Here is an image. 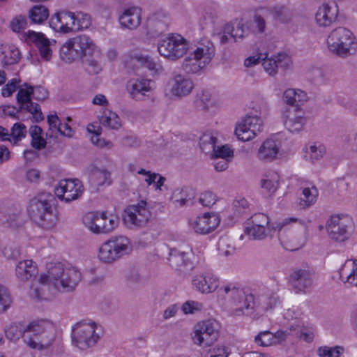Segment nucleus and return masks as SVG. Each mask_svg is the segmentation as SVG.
<instances>
[{"label": "nucleus", "mask_w": 357, "mask_h": 357, "mask_svg": "<svg viewBox=\"0 0 357 357\" xmlns=\"http://www.w3.org/2000/svg\"><path fill=\"white\" fill-rule=\"evenodd\" d=\"M75 29L82 30L89 27L91 24V20L89 15L82 12L75 14Z\"/></svg>", "instance_id": "obj_54"}, {"label": "nucleus", "mask_w": 357, "mask_h": 357, "mask_svg": "<svg viewBox=\"0 0 357 357\" xmlns=\"http://www.w3.org/2000/svg\"><path fill=\"white\" fill-rule=\"evenodd\" d=\"M50 25L57 32L70 33L75 30V13L69 11L56 13L52 16Z\"/></svg>", "instance_id": "obj_19"}, {"label": "nucleus", "mask_w": 357, "mask_h": 357, "mask_svg": "<svg viewBox=\"0 0 357 357\" xmlns=\"http://www.w3.org/2000/svg\"><path fill=\"white\" fill-rule=\"evenodd\" d=\"M84 225L94 234H108L119 225V218L107 212H89L82 218Z\"/></svg>", "instance_id": "obj_9"}, {"label": "nucleus", "mask_w": 357, "mask_h": 357, "mask_svg": "<svg viewBox=\"0 0 357 357\" xmlns=\"http://www.w3.org/2000/svg\"><path fill=\"white\" fill-rule=\"evenodd\" d=\"M78 37L80 59L98 53V48L91 38L85 34L79 35Z\"/></svg>", "instance_id": "obj_35"}, {"label": "nucleus", "mask_w": 357, "mask_h": 357, "mask_svg": "<svg viewBox=\"0 0 357 357\" xmlns=\"http://www.w3.org/2000/svg\"><path fill=\"white\" fill-rule=\"evenodd\" d=\"M141 20V9L137 6L125 9L119 17L121 26L129 30L136 29L140 25Z\"/></svg>", "instance_id": "obj_25"}, {"label": "nucleus", "mask_w": 357, "mask_h": 357, "mask_svg": "<svg viewBox=\"0 0 357 357\" xmlns=\"http://www.w3.org/2000/svg\"><path fill=\"white\" fill-rule=\"evenodd\" d=\"M225 33L233 37L234 42H237L248 36L249 26L243 20H236L225 24Z\"/></svg>", "instance_id": "obj_34"}, {"label": "nucleus", "mask_w": 357, "mask_h": 357, "mask_svg": "<svg viewBox=\"0 0 357 357\" xmlns=\"http://www.w3.org/2000/svg\"><path fill=\"white\" fill-rule=\"evenodd\" d=\"M230 351L227 347L218 344L209 350L208 357H228Z\"/></svg>", "instance_id": "obj_62"}, {"label": "nucleus", "mask_w": 357, "mask_h": 357, "mask_svg": "<svg viewBox=\"0 0 357 357\" xmlns=\"http://www.w3.org/2000/svg\"><path fill=\"white\" fill-rule=\"evenodd\" d=\"M275 56L278 69L280 68L286 70L291 65V60L287 54L279 53Z\"/></svg>", "instance_id": "obj_64"}, {"label": "nucleus", "mask_w": 357, "mask_h": 357, "mask_svg": "<svg viewBox=\"0 0 357 357\" xmlns=\"http://www.w3.org/2000/svg\"><path fill=\"white\" fill-rule=\"evenodd\" d=\"M337 6H332L327 3H324L319 7L316 13L315 22L320 27H328L337 20Z\"/></svg>", "instance_id": "obj_24"}, {"label": "nucleus", "mask_w": 357, "mask_h": 357, "mask_svg": "<svg viewBox=\"0 0 357 357\" xmlns=\"http://www.w3.org/2000/svg\"><path fill=\"white\" fill-rule=\"evenodd\" d=\"M146 202L142 200L135 205L128 206L125 210L123 220L130 228L145 227L149 222L151 213L146 208Z\"/></svg>", "instance_id": "obj_14"}, {"label": "nucleus", "mask_w": 357, "mask_h": 357, "mask_svg": "<svg viewBox=\"0 0 357 357\" xmlns=\"http://www.w3.org/2000/svg\"><path fill=\"white\" fill-rule=\"evenodd\" d=\"M255 307V297L252 294H245L243 298L240 300L239 305H234L232 308L233 314L236 316L242 314L250 315Z\"/></svg>", "instance_id": "obj_36"}, {"label": "nucleus", "mask_w": 357, "mask_h": 357, "mask_svg": "<svg viewBox=\"0 0 357 357\" xmlns=\"http://www.w3.org/2000/svg\"><path fill=\"white\" fill-rule=\"evenodd\" d=\"M279 151V142L271 138L267 139L259 147L257 158L261 160L272 161L276 159Z\"/></svg>", "instance_id": "obj_32"}, {"label": "nucleus", "mask_w": 357, "mask_h": 357, "mask_svg": "<svg viewBox=\"0 0 357 357\" xmlns=\"http://www.w3.org/2000/svg\"><path fill=\"white\" fill-rule=\"evenodd\" d=\"M277 223L270 224L269 217L261 213L254 214L247 222L244 233L252 240L261 241L273 235V226Z\"/></svg>", "instance_id": "obj_12"}, {"label": "nucleus", "mask_w": 357, "mask_h": 357, "mask_svg": "<svg viewBox=\"0 0 357 357\" xmlns=\"http://www.w3.org/2000/svg\"><path fill=\"white\" fill-rule=\"evenodd\" d=\"M328 50L342 58L354 55L357 51V40L353 33L342 26L331 31L327 38Z\"/></svg>", "instance_id": "obj_5"}, {"label": "nucleus", "mask_w": 357, "mask_h": 357, "mask_svg": "<svg viewBox=\"0 0 357 357\" xmlns=\"http://www.w3.org/2000/svg\"><path fill=\"white\" fill-rule=\"evenodd\" d=\"M29 15L32 22L40 24L49 17V10L43 5H36L29 10Z\"/></svg>", "instance_id": "obj_43"}, {"label": "nucleus", "mask_w": 357, "mask_h": 357, "mask_svg": "<svg viewBox=\"0 0 357 357\" xmlns=\"http://www.w3.org/2000/svg\"><path fill=\"white\" fill-rule=\"evenodd\" d=\"M217 139L211 132L204 133L199 139L201 149L208 153L215 149Z\"/></svg>", "instance_id": "obj_47"}, {"label": "nucleus", "mask_w": 357, "mask_h": 357, "mask_svg": "<svg viewBox=\"0 0 357 357\" xmlns=\"http://www.w3.org/2000/svg\"><path fill=\"white\" fill-rule=\"evenodd\" d=\"M263 127V121L258 116H246L236 126L235 134L243 142L253 139L260 132Z\"/></svg>", "instance_id": "obj_17"}, {"label": "nucleus", "mask_w": 357, "mask_h": 357, "mask_svg": "<svg viewBox=\"0 0 357 357\" xmlns=\"http://www.w3.org/2000/svg\"><path fill=\"white\" fill-rule=\"evenodd\" d=\"M102 329L91 319H83L72 328L73 344L82 350L94 347L100 339Z\"/></svg>", "instance_id": "obj_4"}, {"label": "nucleus", "mask_w": 357, "mask_h": 357, "mask_svg": "<svg viewBox=\"0 0 357 357\" xmlns=\"http://www.w3.org/2000/svg\"><path fill=\"white\" fill-rule=\"evenodd\" d=\"M302 195L303 197L300 199V206L303 208L308 207L317 201L318 190L314 186L311 188H305L303 190Z\"/></svg>", "instance_id": "obj_45"}, {"label": "nucleus", "mask_w": 357, "mask_h": 357, "mask_svg": "<svg viewBox=\"0 0 357 357\" xmlns=\"http://www.w3.org/2000/svg\"><path fill=\"white\" fill-rule=\"evenodd\" d=\"M12 302L8 290L0 284V312H6L10 307Z\"/></svg>", "instance_id": "obj_55"}, {"label": "nucleus", "mask_w": 357, "mask_h": 357, "mask_svg": "<svg viewBox=\"0 0 357 357\" xmlns=\"http://www.w3.org/2000/svg\"><path fill=\"white\" fill-rule=\"evenodd\" d=\"M262 66L264 70L270 75H274L278 72L275 56L268 58L267 54L262 59Z\"/></svg>", "instance_id": "obj_60"}, {"label": "nucleus", "mask_w": 357, "mask_h": 357, "mask_svg": "<svg viewBox=\"0 0 357 357\" xmlns=\"http://www.w3.org/2000/svg\"><path fill=\"white\" fill-rule=\"evenodd\" d=\"M219 294L224 297L225 300L229 302L230 300H234V296H239L238 293L241 294V288L234 284H228L222 286L218 290Z\"/></svg>", "instance_id": "obj_48"}, {"label": "nucleus", "mask_w": 357, "mask_h": 357, "mask_svg": "<svg viewBox=\"0 0 357 357\" xmlns=\"http://www.w3.org/2000/svg\"><path fill=\"white\" fill-rule=\"evenodd\" d=\"M217 202V196L211 191H206L200 195L199 202L206 207H211Z\"/></svg>", "instance_id": "obj_61"}, {"label": "nucleus", "mask_w": 357, "mask_h": 357, "mask_svg": "<svg viewBox=\"0 0 357 357\" xmlns=\"http://www.w3.org/2000/svg\"><path fill=\"white\" fill-rule=\"evenodd\" d=\"M193 88V82L185 75L177 74L172 79L171 92L174 96H186L192 92Z\"/></svg>", "instance_id": "obj_28"}, {"label": "nucleus", "mask_w": 357, "mask_h": 357, "mask_svg": "<svg viewBox=\"0 0 357 357\" xmlns=\"http://www.w3.org/2000/svg\"><path fill=\"white\" fill-rule=\"evenodd\" d=\"M26 333H27V326L20 322L13 323L5 328L6 336L10 340H17L23 335H26Z\"/></svg>", "instance_id": "obj_40"}, {"label": "nucleus", "mask_w": 357, "mask_h": 357, "mask_svg": "<svg viewBox=\"0 0 357 357\" xmlns=\"http://www.w3.org/2000/svg\"><path fill=\"white\" fill-rule=\"evenodd\" d=\"M37 273L36 265L31 259L20 261L15 268V275L21 282H26L31 280Z\"/></svg>", "instance_id": "obj_33"}, {"label": "nucleus", "mask_w": 357, "mask_h": 357, "mask_svg": "<svg viewBox=\"0 0 357 357\" xmlns=\"http://www.w3.org/2000/svg\"><path fill=\"white\" fill-rule=\"evenodd\" d=\"M215 53L213 43L210 40H204L185 57L181 68L188 75H199L212 61Z\"/></svg>", "instance_id": "obj_3"}, {"label": "nucleus", "mask_w": 357, "mask_h": 357, "mask_svg": "<svg viewBox=\"0 0 357 357\" xmlns=\"http://www.w3.org/2000/svg\"><path fill=\"white\" fill-rule=\"evenodd\" d=\"M280 176L275 172L266 174L261 180V186L269 195H273L279 187Z\"/></svg>", "instance_id": "obj_39"}, {"label": "nucleus", "mask_w": 357, "mask_h": 357, "mask_svg": "<svg viewBox=\"0 0 357 357\" xmlns=\"http://www.w3.org/2000/svg\"><path fill=\"white\" fill-rule=\"evenodd\" d=\"M47 123L49 130L47 136L50 137H57L61 132V123L56 114H50L47 116Z\"/></svg>", "instance_id": "obj_49"}, {"label": "nucleus", "mask_w": 357, "mask_h": 357, "mask_svg": "<svg viewBox=\"0 0 357 357\" xmlns=\"http://www.w3.org/2000/svg\"><path fill=\"white\" fill-rule=\"evenodd\" d=\"M84 191V186L79 179H63L54 189L56 196L66 203L79 199Z\"/></svg>", "instance_id": "obj_15"}, {"label": "nucleus", "mask_w": 357, "mask_h": 357, "mask_svg": "<svg viewBox=\"0 0 357 357\" xmlns=\"http://www.w3.org/2000/svg\"><path fill=\"white\" fill-rule=\"evenodd\" d=\"M80 280L81 273L77 268L55 263L50 264L47 273L40 276L39 283L52 286L61 292H70L75 289Z\"/></svg>", "instance_id": "obj_2"}, {"label": "nucleus", "mask_w": 357, "mask_h": 357, "mask_svg": "<svg viewBox=\"0 0 357 357\" xmlns=\"http://www.w3.org/2000/svg\"><path fill=\"white\" fill-rule=\"evenodd\" d=\"M78 36L68 39L60 48V58L66 63L80 59Z\"/></svg>", "instance_id": "obj_27"}, {"label": "nucleus", "mask_w": 357, "mask_h": 357, "mask_svg": "<svg viewBox=\"0 0 357 357\" xmlns=\"http://www.w3.org/2000/svg\"><path fill=\"white\" fill-rule=\"evenodd\" d=\"M289 282L296 293H305L314 282V271L308 266L293 269L289 277Z\"/></svg>", "instance_id": "obj_16"}, {"label": "nucleus", "mask_w": 357, "mask_h": 357, "mask_svg": "<svg viewBox=\"0 0 357 357\" xmlns=\"http://www.w3.org/2000/svg\"><path fill=\"white\" fill-rule=\"evenodd\" d=\"M340 279L344 284L357 287V260H347L339 271Z\"/></svg>", "instance_id": "obj_30"}, {"label": "nucleus", "mask_w": 357, "mask_h": 357, "mask_svg": "<svg viewBox=\"0 0 357 357\" xmlns=\"http://www.w3.org/2000/svg\"><path fill=\"white\" fill-rule=\"evenodd\" d=\"M26 133V128L24 124L21 123H15L10 132V142L13 144H17L25 137Z\"/></svg>", "instance_id": "obj_52"}, {"label": "nucleus", "mask_w": 357, "mask_h": 357, "mask_svg": "<svg viewBox=\"0 0 357 357\" xmlns=\"http://www.w3.org/2000/svg\"><path fill=\"white\" fill-rule=\"evenodd\" d=\"M220 328L215 319H209L198 322L194 326L193 342L200 347H210L218 340Z\"/></svg>", "instance_id": "obj_11"}, {"label": "nucleus", "mask_w": 357, "mask_h": 357, "mask_svg": "<svg viewBox=\"0 0 357 357\" xmlns=\"http://www.w3.org/2000/svg\"><path fill=\"white\" fill-rule=\"evenodd\" d=\"M27 39L36 45L42 59L47 61L51 59L52 54V46L56 43L54 40H50L43 33L33 31H29Z\"/></svg>", "instance_id": "obj_23"}, {"label": "nucleus", "mask_w": 357, "mask_h": 357, "mask_svg": "<svg viewBox=\"0 0 357 357\" xmlns=\"http://www.w3.org/2000/svg\"><path fill=\"white\" fill-rule=\"evenodd\" d=\"M188 50L187 40L178 34H171L158 44L159 54L170 61L178 60L187 53Z\"/></svg>", "instance_id": "obj_10"}, {"label": "nucleus", "mask_w": 357, "mask_h": 357, "mask_svg": "<svg viewBox=\"0 0 357 357\" xmlns=\"http://www.w3.org/2000/svg\"><path fill=\"white\" fill-rule=\"evenodd\" d=\"M82 60L86 70L91 75L98 74L102 70V66L100 62L93 56H89Z\"/></svg>", "instance_id": "obj_50"}, {"label": "nucleus", "mask_w": 357, "mask_h": 357, "mask_svg": "<svg viewBox=\"0 0 357 357\" xmlns=\"http://www.w3.org/2000/svg\"><path fill=\"white\" fill-rule=\"evenodd\" d=\"M31 92L30 86L26 89L22 88L17 94V100L20 104V109H26L33 114V117L36 122L41 121L44 119V116L41 112L38 104L33 103L31 100Z\"/></svg>", "instance_id": "obj_21"}, {"label": "nucleus", "mask_w": 357, "mask_h": 357, "mask_svg": "<svg viewBox=\"0 0 357 357\" xmlns=\"http://www.w3.org/2000/svg\"><path fill=\"white\" fill-rule=\"evenodd\" d=\"M270 13L275 20L282 23L289 22L291 18V10L284 5H276L271 8Z\"/></svg>", "instance_id": "obj_41"}, {"label": "nucleus", "mask_w": 357, "mask_h": 357, "mask_svg": "<svg viewBox=\"0 0 357 357\" xmlns=\"http://www.w3.org/2000/svg\"><path fill=\"white\" fill-rule=\"evenodd\" d=\"M220 222L219 215L215 213H205L189 220L190 228L197 234H208L214 231Z\"/></svg>", "instance_id": "obj_18"}, {"label": "nucleus", "mask_w": 357, "mask_h": 357, "mask_svg": "<svg viewBox=\"0 0 357 357\" xmlns=\"http://www.w3.org/2000/svg\"><path fill=\"white\" fill-rule=\"evenodd\" d=\"M31 335H25L24 342L32 349H43L50 346L54 340L55 329L52 323L40 320L33 321L27 326V333Z\"/></svg>", "instance_id": "obj_6"}, {"label": "nucleus", "mask_w": 357, "mask_h": 357, "mask_svg": "<svg viewBox=\"0 0 357 357\" xmlns=\"http://www.w3.org/2000/svg\"><path fill=\"white\" fill-rule=\"evenodd\" d=\"M212 151L215 158L231 160L234 156V152L228 145L215 146V149Z\"/></svg>", "instance_id": "obj_58"}, {"label": "nucleus", "mask_w": 357, "mask_h": 357, "mask_svg": "<svg viewBox=\"0 0 357 357\" xmlns=\"http://www.w3.org/2000/svg\"><path fill=\"white\" fill-rule=\"evenodd\" d=\"M181 309L185 314H195L202 311L204 309V305L199 301H188L183 304Z\"/></svg>", "instance_id": "obj_56"}, {"label": "nucleus", "mask_w": 357, "mask_h": 357, "mask_svg": "<svg viewBox=\"0 0 357 357\" xmlns=\"http://www.w3.org/2000/svg\"><path fill=\"white\" fill-rule=\"evenodd\" d=\"M53 195L42 192L31 199L28 213L30 218L44 229L54 228L59 222V212Z\"/></svg>", "instance_id": "obj_1"}, {"label": "nucleus", "mask_w": 357, "mask_h": 357, "mask_svg": "<svg viewBox=\"0 0 357 357\" xmlns=\"http://www.w3.org/2000/svg\"><path fill=\"white\" fill-rule=\"evenodd\" d=\"M218 248L220 252L225 256L233 254L235 250L231 239L227 236H223L219 239Z\"/></svg>", "instance_id": "obj_53"}, {"label": "nucleus", "mask_w": 357, "mask_h": 357, "mask_svg": "<svg viewBox=\"0 0 357 357\" xmlns=\"http://www.w3.org/2000/svg\"><path fill=\"white\" fill-rule=\"evenodd\" d=\"M132 251V245L128 237L114 236L101 245L98 251V258L102 262L111 264L130 254Z\"/></svg>", "instance_id": "obj_8"}, {"label": "nucleus", "mask_w": 357, "mask_h": 357, "mask_svg": "<svg viewBox=\"0 0 357 357\" xmlns=\"http://www.w3.org/2000/svg\"><path fill=\"white\" fill-rule=\"evenodd\" d=\"M192 249L188 245L183 248L171 249L169 257L171 265L175 268L187 266L190 262V255Z\"/></svg>", "instance_id": "obj_31"}, {"label": "nucleus", "mask_w": 357, "mask_h": 357, "mask_svg": "<svg viewBox=\"0 0 357 357\" xmlns=\"http://www.w3.org/2000/svg\"><path fill=\"white\" fill-rule=\"evenodd\" d=\"M169 17L163 12H157L151 15L148 19V27L150 32L159 36L167 30Z\"/></svg>", "instance_id": "obj_29"}, {"label": "nucleus", "mask_w": 357, "mask_h": 357, "mask_svg": "<svg viewBox=\"0 0 357 357\" xmlns=\"http://www.w3.org/2000/svg\"><path fill=\"white\" fill-rule=\"evenodd\" d=\"M283 100L291 107H299L298 102L306 101L307 94L300 89H288L283 93Z\"/></svg>", "instance_id": "obj_37"}, {"label": "nucleus", "mask_w": 357, "mask_h": 357, "mask_svg": "<svg viewBox=\"0 0 357 357\" xmlns=\"http://www.w3.org/2000/svg\"><path fill=\"white\" fill-rule=\"evenodd\" d=\"M100 123L105 127L118 130L121 126L119 116L112 111L104 112L100 118Z\"/></svg>", "instance_id": "obj_44"}, {"label": "nucleus", "mask_w": 357, "mask_h": 357, "mask_svg": "<svg viewBox=\"0 0 357 357\" xmlns=\"http://www.w3.org/2000/svg\"><path fill=\"white\" fill-rule=\"evenodd\" d=\"M295 218H285L282 222H277L273 229L278 230V238L282 245L287 250L295 251L301 248L306 243V227L303 224L299 230L287 227L290 222H297Z\"/></svg>", "instance_id": "obj_7"}, {"label": "nucleus", "mask_w": 357, "mask_h": 357, "mask_svg": "<svg viewBox=\"0 0 357 357\" xmlns=\"http://www.w3.org/2000/svg\"><path fill=\"white\" fill-rule=\"evenodd\" d=\"M352 229V220L347 215H332L326 224V229L330 238L339 242L347 240L349 237Z\"/></svg>", "instance_id": "obj_13"}, {"label": "nucleus", "mask_w": 357, "mask_h": 357, "mask_svg": "<svg viewBox=\"0 0 357 357\" xmlns=\"http://www.w3.org/2000/svg\"><path fill=\"white\" fill-rule=\"evenodd\" d=\"M233 206L234 212L238 215L246 213L250 211V204L243 197L236 198L233 202Z\"/></svg>", "instance_id": "obj_59"}, {"label": "nucleus", "mask_w": 357, "mask_h": 357, "mask_svg": "<svg viewBox=\"0 0 357 357\" xmlns=\"http://www.w3.org/2000/svg\"><path fill=\"white\" fill-rule=\"evenodd\" d=\"M3 62L5 65H13L20 59V50L15 46H9L3 52Z\"/></svg>", "instance_id": "obj_51"}, {"label": "nucleus", "mask_w": 357, "mask_h": 357, "mask_svg": "<svg viewBox=\"0 0 357 357\" xmlns=\"http://www.w3.org/2000/svg\"><path fill=\"white\" fill-rule=\"evenodd\" d=\"M273 335L269 331L260 332L255 337V342L261 347H268L273 344Z\"/></svg>", "instance_id": "obj_57"}, {"label": "nucleus", "mask_w": 357, "mask_h": 357, "mask_svg": "<svg viewBox=\"0 0 357 357\" xmlns=\"http://www.w3.org/2000/svg\"><path fill=\"white\" fill-rule=\"evenodd\" d=\"M27 20L24 15L15 16L10 22V27L15 32H20L26 27Z\"/></svg>", "instance_id": "obj_63"}, {"label": "nucleus", "mask_w": 357, "mask_h": 357, "mask_svg": "<svg viewBox=\"0 0 357 357\" xmlns=\"http://www.w3.org/2000/svg\"><path fill=\"white\" fill-rule=\"evenodd\" d=\"M110 173L106 169L94 168L90 174V180L96 185H104L109 178Z\"/></svg>", "instance_id": "obj_46"}, {"label": "nucleus", "mask_w": 357, "mask_h": 357, "mask_svg": "<svg viewBox=\"0 0 357 357\" xmlns=\"http://www.w3.org/2000/svg\"><path fill=\"white\" fill-rule=\"evenodd\" d=\"M192 285L202 294H209L217 289L219 285L218 278L212 274H197L192 281Z\"/></svg>", "instance_id": "obj_26"}, {"label": "nucleus", "mask_w": 357, "mask_h": 357, "mask_svg": "<svg viewBox=\"0 0 357 357\" xmlns=\"http://www.w3.org/2000/svg\"><path fill=\"white\" fill-rule=\"evenodd\" d=\"M101 130L102 128L100 126H98L96 129V127L93 125H90L87 128V130L93 134L91 137V142L100 148L106 147L108 149L113 148L114 144L112 142L100 137Z\"/></svg>", "instance_id": "obj_42"}, {"label": "nucleus", "mask_w": 357, "mask_h": 357, "mask_svg": "<svg viewBox=\"0 0 357 357\" xmlns=\"http://www.w3.org/2000/svg\"><path fill=\"white\" fill-rule=\"evenodd\" d=\"M153 82L149 79L137 78L130 79L127 85L128 91L132 98L142 100L153 91Z\"/></svg>", "instance_id": "obj_22"}, {"label": "nucleus", "mask_w": 357, "mask_h": 357, "mask_svg": "<svg viewBox=\"0 0 357 357\" xmlns=\"http://www.w3.org/2000/svg\"><path fill=\"white\" fill-rule=\"evenodd\" d=\"M326 152L324 144L316 142L305 147V158L311 162L321 160Z\"/></svg>", "instance_id": "obj_38"}, {"label": "nucleus", "mask_w": 357, "mask_h": 357, "mask_svg": "<svg viewBox=\"0 0 357 357\" xmlns=\"http://www.w3.org/2000/svg\"><path fill=\"white\" fill-rule=\"evenodd\" d=\"M307 122L305 112L300 107H289L284 114V126L291 132H300Z\"/></svg>", "instance_id": "obj_20"}]
</instances>
